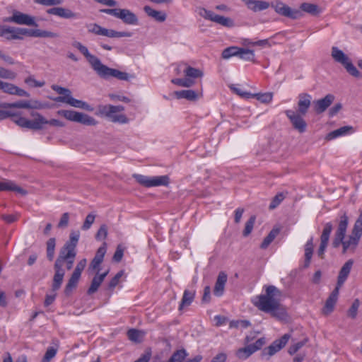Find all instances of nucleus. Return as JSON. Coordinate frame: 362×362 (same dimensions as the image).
Here are the masks:
<instances>
[{"instance_id": "1", "label": "nucleus", "mask_w": 362, "mask_h": 362, "mask_svg": "<svg viewBox=\"0 0 362 362\" xmlns=\"http://www.w3.org/2000/svg\"><path fill=\"white\" fill-rule=\"evenodd\" d=\"M263 288L264 294L256 296L252 303L259 310L270 314L272 317L283 320L286 313L280 303L281 291L274 285H265Z\"/></svg>"}, {"instance_id": "2", "label": "nucleus", "mask_w": 362, "mask_h": 362, "mask_svg": "<svg viewBox=\"0 0 362 362\" xmlns=\"http://www.w3.org/2000/svg\"><path fill=\"white\" fill-rule=\"evenodd\" d=\"M348 224L349 218L346 213H344L339 216L337 229L332 241V247L334 248L339 247L340 245H342V254L354 253L361 239L351 234L347 240H344Z\"/></svg>"}, {"instance_id": "3", "label": "nucleus", "mask_w": 362, "mask_h": 362, "mask_svg": "<svg viewBox=\"0 0 362 362\" xmlns=\"http://www.w3.org/2000/svg\"><path fill=\"white\" fill-rule=\"evenodd\" d=\"M23 35L34 37H57V33L40 29H28L24 28L11 27L6 25H0V37H4L8 40H23Z\"/></svg>"}, {"instance_id": "4", "label": "nucleus", "mask_w": 362, "mask_h": 362, "mask_svg": "<svg viewBox=\"0 0 362 362\" xmlns=\"http://www.w3.org/2000/svg\"><path fill=\"white\" fill-rule=\"evenodd\" d=\"M30 115L33 117V119H18V120L16 121L17 125L21 128H26L35 131L44 129L45 124L59 127L64 126V122L62 121L57 119L48 120L37 112H32Z\"/></svg>"}, {"instance_id": "5", "label": "nucleus", "mask_w": 362, "mask_h": 362, "mask_svg": "<svg viewBox=\"0 0 362 362\" xmlns=\"http://www.w3.org/2000/svg\"><path fill=\"white\" fill-rule=\"evenodd\" d=\"M332 57L336 62L341 64L350 75L356 78H361V72L352 64L349 57L337 47H332Z\"/></svg>"}, {"instance_id": "6", "label": "nucleus", "mask_w": 362, "mask_h": 362, "mask_svg": "<svg viewBox=\"0 0 362 362\" xmlns=\"http://www.w3.org/2000/svg\"><path fill=\"white\" fill-rule=\"evenodd\" d=\"M57 114L69 121L78 122L83 125L95 126L98 124L97 120L93 117L74 110H61L57 112Z\"/></svg>"}, {"instance_id": "7", "label": "nucleus", "mask_w": 362, "mask_h": 362, "mask_svg": "<svg viewBox=\"0 0 362 362\" xmlns=\"http://www.w3.org/2000/svg\"><path fill=\"white\" fill-rule=\"evenodd\" d=\"M124 107L122 105H105L99 106L100 115L109 118L112 122L126 124L128 119L124 115H116L117 112H122Z\"/></svg>"}, {"instance_id": "8", "label": "nucleus", "mask_w": 362, "mask_h": 362, "mask_svg": "<svg viewBox=\"0 0 362 362\" xmlns=\"http://www.w3.org/2000/svg\"><path fill=\"white\" fill-rule=\"evenodd\" d=\"M88 32L96 35H101L110 38H119L123 37H131L132 33L125 31H117L112 29H107L97 23H90L87 25Z\"/></svg>"}, {"instance_id": "9", "label": "nucleus", "mask_w": 362, "mask_h": 362, "mask_svg": "<svg viewBox=\"0 0 362 362\" xmlns=\"http://www.w3.org/2000/svg\"><path fill=\"white\" fill-rule=\"evenodd\" d=\"M88 32L96 35H101L110 38H119L123 37H131L132 33L125 31H117L112 29H107L97 23H90L87 25Z\"/></svg>"}, {"instance_id": "10", "label": "nucleus", "mask_w": 362, "mask_h": 362, "mask_svg": "<svg viewBox=\"0 0 362 362\" xmlns=\"http://www.w3.org/2000/svg\"><path fill=\"white\" fill-rule=\"evenodd\" d=\"M79 237V231H73L70 233L69 240L66 242L60 250L59 253H61L62 258L67 259L69 257H76V247L78 244Z\"/></svg>"}, {"instance_id": "11", "label": "nucleus", "mask_w": 362, "mask_h": 362, "mask_svg": "<svg viewBox=\"0 0 362 362\" xmlns=\"http://www.w3.org/2000/svg\"><path fill=\"white\" fill-rule=\"evenodd\" d=\"M86 266V259H83L77 263L76 267L74 269V271L73 274H71L70 279H69L68 283L66 285L64 291V294L66 296H70L71 293H72L73 289L76 288V286L78 285V282L81 276V273L83 271V269H85Z\"/></svg>"}, {"instance_id": "12", "label": "nucleus", "mask_w": 362, "mask_h": 362, "mask_svg": "<svg viewBox=\"0 0 362 362\" xmlns=\"http://www.w3.org/2000/svg\"><path fill=\"white\" fill-rule=\"evenodd\" d=\"M96 74L99 77L104 79H108L110 77H114L121 81H127L131 78L128 73L110 68L103 64H101Z\"/></svg>"}, {"instance_id": "13", "label": "nucleus", "mask_w": 362, "mask_h": 362, "mask_svg": "<svg viewBox=\"0 0 362 362\" xmlns=\"http://www.w3.org/2000/svg\"><path fill=\"white\" fill-rule=\"evenodd\" d=\"M4 23H15L18 25H25L29 26H37L35 18L18 11L14 10L11 16L3 18Z\"/></svg>"}, {"instance_id": "14", "label": "nucleus", "mask_w": 362, "mask_h": 362, "mask_svg": "<svg viewBox=\"0 0 362 362\" xmlns=\"http://www.w3.org/2000/svg\"><path fill=\"white\" fill-rule=\"evenodd\" d=\"M200 15L204 18L216 23L226 28H232L235 25L233 20L230 18L216 14L214 12L206 8H202Z\"/></svg>"}, {"instance_id": "15", "label": "nucleus", "mask_w": 362, "mask_h": 362, "mask_svg": "<svg viewBox=\"0 0 362 362\" xmlns=\"http://www.w3.org/2000/svg\"><path fill=\"white\" fill-rule=\"evenodd\" d=\"M290 337V334H285L280 339L274 340L269 346L263 349L262 356H268V358L274 356L286 346Z\"/></svg>"}, {"instance_id": "16", "label": "nucleus", "mask_w": 362, "mask_h": 362, "mask_svg": "<svg viewBox=\"0 0 362 362\" xmlns=\"http://www.w3.org/2000/svg\"><path fill=\"white\" fill-rule=\"evenodd\" d=\"M74 47H76L80 51V52L86 58L91 68L96 73L100 66H101V64H103L100 59L98 57L90 54L88 51V49L79 42H76L74 44Z\"/></svg>"}, {"instance_id": "17", "label": "nucleus", "mask_w": 362, "mask_h": 362, "mask_svg": "<svg viewBox=\"0 0 362 362\" xmlns=\"http://www.w3.org/2000/svg\"><path fill=\"white\" fill-rule=\"evenodd\" d=\"M55 102H61L70 105L72 107L81 108L87 111H93V107L85 101L76 99L71 94L66 96H58L53 99Z\"/></svg>"}, {"instance_id": "18", "label": "nucleus", "mask_w": 362, "mask_h": 362, "mask_svg": "<svg viewBox=\"0 0 362 362\" xmlns=\"http://www.w3.org/2000/svg\"><path fill=\"white\" fill-rule=\"evenodd\" d=\"M333 229V225L331 222H327L325 224L322 234L320 235V245L317 250V255L321 259L324 258L325 252L327 247L329 236Z\"/></svg>"}, {"instance_id": "19", "label": "nucleus", "mask_w": 362, "mask_h": 362, "mask_svg": "<svg viewBox=\"0 0 362 362\" xmlns=\"http://www.w3.org/2000/svg\"><path fill=\"white\" fill-rule=\"evenodd\" d=\"M47 13L50 15H54L64 19H78L80 15L78 13L72 11L69 8L63 7H53L49 8Z\"/></svg>"}, {"instance_id": "20", "label": "nucleus", "mask_w": 362, "mask_h": 362, "mask_svg": "<svg viewBox=\"0 0 362 362\" xmlns=\"http://www.w3.org/2000/svg\"><path fill=\"white\" fill-rule=\"evenodd\" d=\"M61 259H56L54 269V275L53 277V281L52 285V289L53 291H56L59 290L62 286L63 282V279L65 275V271L63 268H61Z\"/></svg>"}, {"instance_id": "21", "label": "nucleus", "mask_w": 362, "mask_h": 362, "mask_svg": "<svg viewBox=\"0 0 362 362\" xmlns=\"http://www.w3.org/2000/svg\"><path fill=\"white\" fill-rule=\"evenodd\" d=\"M0 90L5 93L15 95L21 97H29L30 94L25 90L13 83L0 81Z\"/></svg>"}, {"instance_id": "22", "label": "nucleus", "mask_w": 362, "mask_h": 362, "mask_svg": "<svg viewBox=\"0 0 362 362\" xmlns=\"http://www.w3.org/2000/svg\"><path fill=\"white\" fill-rule=\"evenodd\" d=\"M334 100V96L332 94H327L323 98L315 100L313 102L314 110L317 114L324 112L331 105Z\"/></svg>"}, {"instance_id": "23", "label": "nucleus", "mask_w": 362, "mask_h": 362, "mask_svg": "<svg viewBox=\"0 0 362 362\" xmlns=\"http://www.w3.org/2000/svg\"><path fill=\"white\" fill-rule=\"evenodd\" d=\"M117 18L122 20L127 25H136L139 23L136 15L127 8H119Z\"/></svg>"}, {"instance_id": "24", "label": "nucleus", "mask_w": 362, "mask_h": 362, "mask_svg": "<svg viewBox=\"0 0 362 362\" xmlns=\"http://www.w3.org/2000/svg\"><path fill=\"white\" fill-rule=\"evenodd\" d=\"M353 264L354 260L352 259H349L344 263L339 272L336 286H339V288L342 286L350 274Z\"/></svg>"}, {"instance_id": "25", "label": "nucleus", "mask_w": 362, "mask_h": 362, "mask_svg": "<svg viewBox=\"0 0 362 362\" xmlns=\"http://www.w3.org/2000/svg\"><path fill=\"white\" fill-rule=\"evenodd\" d=\"M312 97L308 93L298 95V112L296 114L305 115L311 104Z\"/></svg>"}, {"instance_id": "26", "label": "nucleus", "mask_w": 362, "mask_h": 362, "mask_svg": "<svg viewBox=\"0 0 362 362\" xmlns=\"http://www.w3.org/2000/svg\"><path fill=\"white\" fill-rule=\"evenodd\" d=\"M302 11L317 16L322 12V9L317 4L307 2L303 3L300 6L299 10L296 9V18L301 16Z\"/></svg>"}, {"instance_id": "27", "label": "nucleus", "mask_w": 362, "mask_h": 362, "mask_svg": "<svg viewBox=\"0 0 362 362\" xmlns=\"http://www.w3.org/2000/svg\"><path fill=\"white\" fill-rule=\"evenodd\" d=\"M3 191L15 192L22 195H25L27 194L26 190L16 185L13 181L9 180L0 181V192Z\"/></svg>"}, {"instance_id": "28", "label": "nucleus", "mask_w": 362, "mask_h": 362, "mask_svg": "<svg viewBox=\"0 0 362 362\" xmlns=\"http://www.w3.org/2000/svg\"><path fill=\"white\" fill-rule=\"evenodd\" d=\"M305 254L303 264L300 265L302 269H306L310 266L311 259L313 255V238L310 237L306 242L304 247Z\"/></svg>"}, {"instance_id": "29", "label": "nucleus", "mask_w": 362, "mask_h": 362, "mask_svg": "<svg viewBox=\"0 0 362 362\" xmlns=\"http://www.w3.org/2000/svg\"><path fill=\"white\" fill-rule=\"evenodd\" d=\"M228 276L224 272H219L214 288V294L220 297L223 294Z\"/></svg>"}, {"instance_id": "30", "label": "nucleus", "mask_w": 362, "mask_h": 362, "mask_svg": "<svg viewBox=\"0 0 362 362\" xmlns=\"http://www.w3.org/2000/svg\"><path fill=\"white\" fill-rule=\"evenodd\" d=\"M272 7L274 8L275 11L284 16L294 18V12L292 11L291 8L286 6L281 1H276L272 3Z\"/></svg>"}, {"instance_id": "31", "label": "nucleus", "mask_w": 362, "mask_h": 362, "mask_svg": "<svg viewBox=\"0 0 362 362\" xmlns=\"http://www.w3.org/2000/svg\"><path fill=\"white\" fill-rule=\"evenodd\" d=\"M354 132V129L353 127L344 126L328 133L326 136V139L332 140L340 136L351 134Z\"/></svg>"}, {"instance_id": "32", "label": "nucleus", "mask_w": 362, "mask_h": 362, "mask_svg": "<svg viewBox=\"0 0 362 362\" xmlns=\"http://www.w3.org/2000/svg\"><path fill=\"white\" fill-rule=\"evenodd\" d=\"M108 272L109 271L107 270L102 274H96V275L93 278L90 286L87 291L88 295H92L98 290L100 286L108 274Z\"/></svg>"}, {"instance_id": "33", "label": "nucleus", "mask_w": 362, "mask_h": 362, "mask_svg": "<svg viewBox=\"0 0 362 362\" xmlns=\"http://www.w3.org/2000/svg\"><path fill=\"white\" fill-rule=\"evenodd\" d=\"M247 8L254 12L261 11L267 9L269 4L265 1L260 0H242Z\"/></svg>"}, {"instance_id": "34", "label": "nucleus", "mask_w": 362, "mask_h": 362, "mask_svg": "<svg viewBox=\"0 0 362 362\" xmlns=\"http://www.w3.org/2000/svg\"><path fill=\"white\" fill-rule=\"evenodd\" d=\"M339 289L340 288H339V286H336L329 296L328 298L326 300L324 307L325 313H330L333 311L334 305L338 299Z\"/></svg>"}, {"instance_id": "35", "label": "nucleus", "mask_w": 362, "mask_h": 362, "mask_svg": "<svg viewBox=\"0 0 362 362\" xmlns=\"http://www.w3.org/2000/svg\"><path fill=\"white\" fill-rule=\"evenodd\" d=\"M174 95L177 99H186L189 101H196L198 99V93L191 89L175 91Z\"/></svg>"}, {"instance_id": "36", "label": "nucleus", "mask_w": 362, "mask_h": 362, "mask_svg": "<svg viewBox=\"0 0 362 362\" xmlns=\"http://www.w3.org/2000/svg\"><path fill=\"white\" fill-rule=\"evenodd\" d=\"M144 10L148 16L158 22L162 23L166 20L167 15L164 11H156L149 6H145Z\"/></svg>"}, {"instance_id": "37", "label": "nucleus", "mask_w": 362, "mask_h": 362, "mask_svg": "<svg viewBox=\"0 0 362 362\" xmlns=\"http://www.w3.org/2000/svg\"><path fill=\"white\" fill-rule=\"evenodd\" d=\"M195 296V291H189V290H185L182 300L180 301V303L179 305L178 310L180 311L182 310L185 307L189 306L191 305V303L193 302L194 298Z\"/></svg>"}, {"instance_id": "38", "label": "nucleus", "mask_w": 362, "mask_h": 362, "mask_svg": "<svg viewBox=\"0 0 362 362\" xmlns=\"http://www.w3.org/2000/svg\"><path fill=\"white\" fill-rule=\"evenodd\" d=\"M150 187L167 186L169 183L168 175L149 177Z\"/></svg>"}, {"instance_id": "39", "label": "nucleus", "mask_w": 362, "mask_h": 362, "mask_svg": "<svg viewBox=\"0 0 362 362\" xmlns=\"http://www.w3.org/2000/svg\"><path fill=\"white\" fill-rule=\"evenodd\" d=\"M279 233V229L273 228L269 234L264 238L262 243H261L260 247L262 249H266L268 246L272 243V242L274 240L276 235Z\"/></svg>"}, {"instance_id": "40", "label": "nucleus", "mask_w": 362, "mask_h": 362, "mask_svg": "<svg viewBox=\"0 0 362 362\" xmlns=\"http://www.w3.org/2000/svg\"><path fill=\"white\" fill-rule=\"evenodd\" d=\"M187 355L186 350L181 349L175 351L166 362H182Z\"/></svg>"}, {"instance_id": "41", "label": "nucleus", "mask_w": 362, "mask_h": 362, "mask_svg": "<svg viewBox=\"0 0 362 362\" xmlns=\"http://www.w3.org/2000/svg\"><path fill=\"white\" fill-rule=\"evenodd\" d=\"M11 117L12 122L17 124L18 119H26L25 117H21L19 113H14L8 110H0V120H4L6 118Z\"/></svg>"}, {"instance_id": "42", "label": "nucleus", "mask_w": 362, "mask_h": 362, "mask_svg": "<svg viewBox=\"0 0 362 362\" xmlns=\"http://www.w3.org/2000/svg\"><path fill=\"white\" fill-rule=\"evenodd\" d=\"M185 76L189 78L195 79L203 76V72L199 69L190 66H187L184 70Z\"/></svg>"}, {"instance_id": "43", "label": "nucleus", "mask_w": 362, "mask_h": 362, "mask_svg": "<svg viewBox=\"0 0 362 362\" xmlns=\"http://www.w3.org/2000/svg\"><path fill=\"white\" fill-rule=\"evenodd\" d=\"M252 98H256L258 101L261 102L262 103H269L273 98V93L272 92H267V93H258L252 94Z\"/></svg>"}, {"instance_id": "44", "label": "nucleus", "mask_w": 362, "mask_h": 362, "mask_svg": "<svg viewBox=\"0 0 362 362\" xmlns=\"http://www.w3.org/2000/svg\"><path fill=\"white\" fill-rule=\"evenodd\" d=\"M266 340L264 337H261L258 339L255 343L250 344L246 346L249 351V355H252L257 351L262 349V347L265 344Z\"/></svg>"}, {"instance_id": "45", "label": "nucleus", "mask_w": 362, "mask_h": 362, "mask_svg": "<svg viewBox=\"0 0 362 362\" xmlns=\"http://www.w3.org/2000/svg\"><path fill=\"white\" fill-rule=\"evenodd\" d=\"M266 340L264 337H261L258 339L255 343L250 344L246 346L249 351V355H252L257 351L262 349V347L265 344Z\"/></svg>"}, {"instance_id": "46", "label": "nucleus", "mask_w": 362, "mask_h": 362, "mask_svg": "<svg viewBox=\"0 0 362 362\" xmlns=\"http://www.w3.org/2000/svg\"><path fill=\"white\" fill-rule=\"evenodd\" d=\"M171 82L175 85L185 88H189L195 83L194 79L189 78L187 76L184 78H173L171 80Z\"/></svg>"}, {"instance_id": "47", "label": "nucleus", "mask_w": 362, "mask_h": 362, "mask_svg": "<svg viewBox=\"0 0 362 362\" xmlns=\"http://www.w3.org/2000/svg\"><path fill=\"white\" fill-rule=\"evenodd\" d=\"M351 234L359 238L362 236V211L354 225Z\"/></svg>"}, {"instance_id": "48", "label": "nucleus", "mask_w": 362, "mask_h": 362, "mask_svg": "<svg viewBox=\"0 0 362 362\" xmlns=\"http://www.w3.org/2000/svg\"><path fill=\"white\" fill-rule=\"evenodd\" d=\"M0 107L4 108H25L29 109L30 104L29 100H20L12 103H2L0 105Z\"/></svg>"}, {"instance_id": "49", "label": "nucleus", "mask_w": 362, "mask_h": 362, "mask_svg": "<svg viewBox=\"0 0 362 362\" xmlns=\"http://www.w3.org/2000/svg\"><path fill=\"white\" fill-rule=\"evenodd\" d=\"M238 57L240 59L245 61H254V51L249 49L240 47Z\"/></svg>"}, {"instance_id": "50", "label": "nucleus", "mask_w": 362, "mask_h": 362, "mask_svg": "<svg viewBox=\"0 0 362 362\" xmlns=\"http://www.w3.org/2000/svg\"><path fill=\"white\" fill-rule=\"evenodd\" d=\"M47 257L49 261H52L54 257L56 246V239L51 238L47 241Z\"/></svg>"}, {"instance_id": "51", "label": "nucleus", "mask_w": 362, "mask_h": 362, "mask_svg": "<svg viewBox=\"0 0 362 362\" xmlns=\"http://www.w3.org/2000/svg\"><path fill=\"white\" fill-rule=\"evenodd\" d=\"M287 192H279L276 194L272 199L270 204L269 206V209L270 210H274L276 209L286 198Z\"/></svg>"}, {"instance_id": "52", "label": "nucleus", "mask_w": 362, "mask_h": 362, "mask_svg": "<svg viewBox=\"0 0 362 362\" xmlns=\"http://www.w3.org/2000/svg\"><path fill=\"white\" fill-rule=\"evenodd\" d=\"M239 48L240 47L236 46H231L224 49L221 54L222 58L225 59H228L232 57H238Z\"/></svg>"}, {"instance_id": "53", "label": "nucleus", "mask_w": 362, "mask_h": 362, "mask_svg": "<svg viewBox=\"0 0 362 362\" xmlns=\"http://www.w3.org/2000/svg\"><path fill=\"white\" fill-rule=\"evenodd\" d=\"M255 220H256L255 216H252L247 221L245 226V228L243 232V235L244 237H247L251 233V232L253 229L255 223Z\"/></svg>"}, {"instance_id": "54", "label": "nucleus", "mask_w": 362, "mask_h": 362, "mask_svg": "<svg viewBox=\"0 0 362 362\" xmlns=\"http://www.w3.org/2000/svg\"><path fill=\"white\" fill-rule=\"evenodd\" d=\"M301 116L302 115L296 114V129L303 133L306 130L307 124Z\"/></svg>"}, {"instance_id": "55", "label": "nucleus", "mask_w": 362, "mask_h": 362, "mask_svg": "<svg viewBox=\"0 0 362 362\" xmlns=\"http://www.w3.org/2000/svg\"><path fill=\"white\" fill-rule=\"evenodd\" d=\"M360 305V302L358 299H355L353 302L351 306L347 312L348 317H351V319H355L357 316L358 313V309Z\"/></svg>"}, {"instance_id": "56", "label": "nucleus", "mask_w": 362, "mask_h": 362, "mask_svg": "<svg viewBox=\"0 0 362 362\" xmlns=\"http://www.w3.org/2000/svg\"><path fill=\"white\" fill-rule=\"evenodd\" d=\"M124 274V271L121 270L119 272H117L114 277L112 278V279L110 281L107 288L110 290H113L119 284V280L121 277Z\"/></svg>"}, {"instance_id": "57", "label": "nucleus", "mask_w": 362, "mask_h": 362, "mask_svg": "<svg viewBox=\"0 0 362 362\" xmlns=\"http://www.w3.org/2000/svg\"><path fill=\"white\" fill-rule=\"evenodd\" d=\"M57 352V349L52 346L48 347L42 359V362H49L56 356Z\"/></svg>"}, {"instance_id": "58", "label": "nucleus", "mask_w": 362, "mask_h": 362, "mask_svg": "<svg viewBox=\"0 0 362 362\" xmlns=\"http://www.w3.org/2000/svg\"><path fill=\"white\" fill-rule=\"evenodd\" d=\"M25 83L31 87H42L45 86V82L44 81H39L34 78L33 76H30L25 79Z\"/></svg>"}, {"instance_id": "59", "label": "nucleus", "mask_w": 362, "mask_h": 362, "mask_svg": "<svg viewBox=\"0 0 362 362\" xmlns=\"http://www.w3.org/2000/svg\"><path fill=\"white\" fill-rule=\"evenodd\" d=\"M16 74L11 70L0 67V77L6 79H14Z\"/></svg>"}, {"instance_id": "60", "label": "nucleus", "mask_w": 362, "mask_h": 362, "mask_svg": "<svg viewBox=\"0 0 362 362\" xmlns=\"http://www.w3.org/2000/svg\"><path fill=\"white\" fill-rule=\"evenodd\" d=\"M134 177L136 179V182L139 183L140 185L146 187H150V182H149V177L143 175H134Z\"/></svg>"}, {"instance_id": "61", "label": "nucleus", "mask_w": 362, "mask_h": 362, "mask_svg": "<svg viewBox=\"0 0 362 362\" xmlns=\"http://www.w3.org/2000/svg\"><path fill=\"white\" fill-rule=\"evenodd\" d=\"M128 338L134 342L140 341V332L136 329H130L127 332Z\"/></svg>"}, {"instance_id": "62", "label": "nucleus", "mask_w": 362, "mask_h": 362, "mask_svg": "<svg viewBox=\"0 0 362 362\" xmlns=\"http://www.w3.org/2000/svg\"><path fill=\"white\" fill-rule=\"evenodd\" d=\"M95 215L93 214H89L87 215V216L86 217V219L84 221V223L82 226V230H88L90 227H91V225L93 223L94 221H95Z\"/></svg>"}, {"instance_id": "63", "label": "nucleus", "mask_w": 362, "mask_h": 362, "mask_svg": "<svg viewBox=\"0 0 362 362\" xmlns=\"http://www.w3.org/2000/svg\"><path fill=\"white\" fill-rule=\"evenodd\" d=\"M107 251V244L106 243H103V245L98 249L96 251L95 258L100 259V261H103L105 255Z\"/></svg>"}, {"instance_id": "64", "label": "nucleus", "mask_w": 362, "mask_h": 362, "mask_svg": "<svg viewBox=\"0 0 362 362\" xmlns=\"http://www.w3.org/2000/svg\"><path fill=\"white\" fill-rule=\"evenodd\" d=\"M107 235V228L105 225H102L95 235V239L102 240L106 238Z\"/></svg>"}]
</instances>
